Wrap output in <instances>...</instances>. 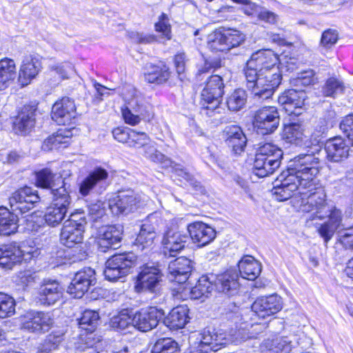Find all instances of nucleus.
Returning <instances> with one entry per match:
<instances>
[{
    "label": "nucleus",
    "instance_id": "61",
    "mask_svg": "<svg viewBox=\"0 0 353 353\" xmlns=\"http://www.w3.org/2000/svg\"><path fill=\"white\" fill-rule=\"evenodd\" d=\"M132 129L129 128H117L112 130L114 138L119 142L128 145L130 139Z\"/></svg>",
    "mask_w": 353,
    "mask_h": 353
},
{
    "label": "nucleus",
    "instance_id": "11",
    "mask_svg": "<svg viewBox=\"0 0 353 353\" xmlns=\"http://www.w3.org/2000/svg\"><path fill=\"white\" fill-rule=\"evenodd\" d=\"M135 257L133 254H119L110 257L105 263L104 276L110 281H115L130 273V269L135 265Z\"/></svg>",
    "mask_w": 353,
    "mask_h": 353
},
{
    "label": "nucleus",
    "instance_id": "3",
    "mask_svg": "<svg viewBox=\"0 0 353 353\" xmlns=\"http://www.w3.org/2000/svg\"><path fill=\"white\" fill-rule=\"evenodd\" d=\"M250 337V336L245 331L239 332L238 334H232L221 330H204L200 333L192 335L190 340L192 348L198 353H210L216 352L230 343H241Z\"/></svg>",
    "mask_w": 353,
    "mask_h": 353
},
{
    "label": "nucleus",
    "instance_id": "55",
    "mask_svg": "<svg viewBox=\"0 0 353 353\" xmlns=\"http://www.w3.org/2000/svg\"><path fill=\"white\" fill-rule=\"evenodd\" d=\"M226 40V44L228 47V51L243 43L245 39L243 33L237 30H229L223 31Z\"/></svg>",
    "mask_w": 353,
    "mask_h": 353
},
{
    "label": "nucleus",
    "instance_id": "46",
    "mask_svg": "<svg viewBox=\"0 0 353 353\" xmlns=\"http://www.w3.org/2000/svg\"><path fill=\"white\" fill-rule=\"evenodd\" d=\"M225 37L224 32L220 30L211 32L207 38L208 48L212 52L228 51Z\"/></svg>",
    "mask_w": 353,
    "mask_h": 353
},
{
    "label": "nucleus",
    "instance_id": "26",
    "mask_svg": "<svg viewBox=\"0 0 353 353\" xmlns=\"http://www.w3.org/2000/svg\"><path fill=\"white\" fill-rule=\"evenodd\" d=\"M188 232L192 242L199 247H203L216 237V230L210 225L201 221L190 223L187 227Z\"/></svg>",
    "mask_w": 353,
    "mask_h": 353
},
{
    "label": "nucleus",
    "instance_id": "44",
    "mask_svg": "<svg viewBox=\"0 0 353 353\" xmlns=\"http://www.w3.org/2000/svg\"><path fill=\"white\" fill-rule=\"evenodd\" d=\"M283 137L287 142L301 145L306 137L302 126L299 123H293L285 125Z\"/></svg>",
    "mask_w": 353,
    "mask_h": 353
},
{
    "label": "nucleus",
    "instance_id": "38",
    "mask_svg": "<svg viewBox=\"0 0 353 353\" xmlns=\"http://www.w3.org/2000/svg\"><path fill=\"white\" fill-rule=\"evenodd\" d=\"M21 261V251L15 244L5 245L0 248V267L12 269L14 265Z\"/></svg>",
    "mask_w": 353,
    "mask_h": 353
},
{
    "label": "nucleus",
    "instance_id": "36",
    "mask_svg": "<svg viewBox=\"0 0 353 353\" xmlns=\"http://www.w3.org/2000/svg\"><path fill=\"white\" fill-rule=\"evenodd\" d=\"M291 341L288 337L276 336L266 339L261 343V353H289L292 350Z\"/></svg>",
    "mask_w": 353,
    "mask_h": 353
},
{
    "label": "nucleus",
    "instance_id": "2",
    "mask_svg": "<svg viewBox=\"0 0 353 353\" xmlns=\"http://www.w3.org/2000/svg\"><path fill=\"white\" fill-rule=\"evenodd\" d=\"M326 194L324 190H319L316 194L310 198V201L301 203V211L312 212L319 219L328 218V221L318 229L321 236L327 243L333 236L342 220L341 212L335 206L326 201Z\"/></svg>",
    "mask_w": 353,
    "mask_h": 353
},
{
    "label": "nucleus",
    "instance_id": "5",
    "mask_svg": "<svg viewBox=\"0 0 353 353\" xmlns=\"http://www.w3.org/2000/svg\"><path fill=\"white\" fill-rule=\"evenodd\" d=\"M282 150L276 145L267 143L261 145L255 155L254 172L259 177L272 174L279 166Z\"/></svg>",
    "mask_w": 353,
    "mask_h": 353
},
{
    "label": "nucleus",
    "instance_id": "18",
    "mask_svg": "<svg viewBox=\"0 0 353 353\" xmlns=\"http://www.w3.org/2000/svg\"><path fill=\"white\" fill-rule=\"evenodd\" d=\"M164 312L156 307L143 308L132 316V327L141 332H148L155 327Z\"/></svg>",
    "mask_w": 353,
    "mask_h": 353
},
{
    "label": "nucleus",
    "instance_id": "30",
    "mask_svg": "<svg viewBox=\"0 0 353 353\" xmlns=\"http://www.w3.org/2000/svg\"><path fill=\"white\" fill-rule=\"evenodd\" d=\"M123 227L121 225H108L101 228L98 243L102 252L106 249H116L122 239Z\"/></svg>",
    "mask_w": 353,
    "mask_h": 353
},
{
    "label": "nucleus",
    "instance_id": "28",
    "mask_svg": "<svg viewBox=\"0 0 353 353\" xmlns=\"http://www.w3.org/2000/svg\"><path fill=\"white\" fill-rule=\"evenodd\" d=\"M123 100L126 105L121 109L122 117L125 123L130 125H138L141 121L140 117L132 112V110L139 105L138 92L136 89L132 86H128L122 92Z\"/></svg>",
    "mask_w": 353,
    "mask_h": 353
},
{
    "label": "nucleus",
    "instance_id": "47",
    "mask_svg": "<svg viewBox=\"0 0 353 353\" xmlns=\"http://www.w3.org/2000/svg\"><path fill=\"white\" fill-rule=\"evenodd\" d=\"M99 320V315L97 311L86 310L82 313L79 319V327L82 330L93 332L98 325Z\"/></svg>",
    "mask_w": 353,
    "mask_h": 353
},
{
    "label": "nucleus",
    "instance_id": "40",
    "mask_svg": "<svg viewBox=\"0 0 353 353\" xmlns=\"http://www.w3.org/2000/svg\"><path fill=\"white\" fill-rule=\"evenodd\" d=\"M239 270L243 279L253 281L260 274L261 265L254 257L246 256L239 261Z\"/></svg>",
    "mask_w": 353,
    "mask_h": 353
},
{
    "label": "nucleus",
    "instance_id": "6",
    "mask_svg": "<svg viewBox=\"0 0 353 353\" xmlns=\"http://www.w3.org/2000/svg\"><path fill=\"white\" fill-rule=\"evenodd\" d=\"M70 204L69 192L62 181L61 186L52 190V203L46 208L44 214L46 223L50 226L59 225L65 218Z\"/></svg>",
    "mask_w": 353,
    "mask_h": 353
},
{
    "label": "nucleus",
    "instance_id": "33",
    "mask_svg": "<svg viewBox=\"0 0 353 353\" xmlns=\"http://www.w3.org/2000/svg\"><path fill=\"white\" fill-rule=\"evenodd\" d=\"M188 240L186 234L179 230H170L164 234L162 244L164 253H169L170 256H174L182 250Z\"/></svg>",
    "mask_w": 353,
    "mask_h": 353
},
{
    "label": "nucleus",
    "instance_id": "21",
    "mask_svg": "<svg viewBox=\"0 0 353 353\" xmlns=\"http://www.w3.org/2000/svg\"><path fill=\"white\" fill-rule=\"evenodd\" d=\"M76 116V105L74 100L69 97H63L57 101L52 108V119L58 125L70 124Z\"/></svg>",
    "mask_w": 353,
    "mask_h": 353
},
{
    "label": "nucleus",
    "instance_id": "24",
    "mask_svg": "<svg viewBox=\"0 0 353 353\" xmlns=\"http://www.w3.org/2000/svg\"><path fill=\"white\" fill-rule=\"evenodd\" d=\"M252 312L249 308H240L234 307V309L226 314V317L229 321L234 323L236 326L235 330L232 329L230 334H238L239 332L248 333L251 339L253 337L252 333L248 331L249 327H252L254 323L252 321Z\"/></svg>",
    "mask_w": 353,
    "mask_h": 353
},
{
    "label": "nucleus",
    "instance_id": "35",
    "mask_svg": "<svg viewBox=\"0 0 353 353\" xmlns=\"http://www.w3.org/2000/svg\"><path fill=\"white\" fill-rule=\"evenodd\" d=\"M213 276V290L215 288L218 292L230 294L239 287V276L236 270H229L223 274Z\"/></svg>",
    "mask_w": 353,
    "mask_h": 353
},
{
    "label": "nucleus",
    "instance_id": "51",
    "mask_svg": "<svg viewBox=\"0 0 353 353\" xmlns=\"http://www.w3.org/2000/svg\"><path fill=\"white\" fill-rule=\"evenodd\" d=\"M151 353H179L178 344L169 338L160 339L153 346Z\"/></svg>",
    "mask_w": 353,
    "mask_h": 353
},
{
    "label": "nucleus",
    "instance_id": "32",
    "mask_svg": "<svg viewBox=\"0 0 353 353\" xmlns=\"http://www.w3.org/2000/svg\"><path fill=\"white\" fill-rule=\"evenodd\" d=\"M192 268V262L190 259L183 256L177 258L170 262L168 276L172 282L185 283L189 278Z\"/></svg>",
    "mask_w": 353,
    "mask_h": 353
},
{
    "label": "nucleus",
    "instance_id": "45",
    "mask_svg": "<svg viewBox=\"0 0 353 353\" xmlns=\"http://www.w3.org/2000/svg\"><path fill=\"white\" fill-rule=\"evenodd\" d=\"M154 238L155 232L153 227L149 224H143L135 239L134 245L141 250H143L152 245Z\"/></svg>",
    "mask_w": 353,
    "mask_h": 353
},
{
    "label": "nucleus",
    "instance_id": "49",
    "mask_svg": "<svg viewBox=\"0 0 353 353\" xmlns=\"http://www.w3.org/2000/svg\"><path fill=\"white\" fill-rule=\"evenodd\" d=\"M16 302L10 295L0 292V319H6L15 314Z\"/></svg>",
    "mask_w": 353,
    "mask_h": 353
},
{
    "label": "nucleus",
    "instance_id": "37",
    "mask_svg": "<svg viewBox=\"0 0 353 353\" xmlns=\"http://www.w3.org/2000/svg\"><path fill=\"white\" fill-rule=\"evenodd\" d=\"M143 74L148 83L159 85L168 81L170 72L165 65L148 64L145 67Z\"/></svg>",
    "mask_w": 353,
    "mask_h": 353
},
{
    "label": "nucleus",
    "instance_id": "31",
    "mask_svg": "<svg viewBox=\"0 0 353 353\" xmlns=\"http://www.w3.org/2000/svg\"><path fill=\"white\" fill-rule=\"evenodd\" d=\"M325 150L328 161L338 163L347 159L350 147L343 138L335 137L327 140Z\"/></svg>",
    "mask_w": 353,
    "mask_h": 353
},
{
    "label": "nucleus",
    "instance_id": "8",
    "mask_svg": "<svg viewBox=\"0 0 353 353\" xmlns=\"http://www.w3.org/2000/svg\"><path fill=\"white\" fill-rule=\"evenodd\" d=\"M146 197L128 190L120 192L117 196L110 199L108 206L115 215L128 214L145 205Z\"/></svg>",
    "mask_w": 353,
    "mask_h": 353
},
{
    "label": "nucleus",
    "instance_id": "57",
    "mask_svg": "<svg viewBox=\"0 0 353 353\" xmlns=\"http://www.w3.org/2000/svg\"><path fill=\"white\" fill-rule=\"evenodd\" d=\"M157 32H161L168 40L171 39V26L168 16L162 13L159 18V21L155 23Z\"/></svg>",
    "mask_w": 353,
    "mask_h": 353
},
{
    "label": "nucleus",
    "instance_id": "10",
    "mask_svg": "<svg viewBox=\"0 0 353 353\" xmlns=\"http://www.w3.org/2000/svg\"><path fill=\"white\" fill-rule=\"evenodd\" d=\"M299 184L296 181V177L292 176L287 170L283 172L276 181V185L272 190V194L279 201H283L289 199L295 194L293 200L296 203L299 210L301 211V196L299 193Z\"/></svg>",
    "mask_w": 353,
    "mask_h": 353
},
{
    "label": "nucleus",
    "instance_id": "23",
    "mask_svg": "<svg viewBox=\"0 0 353 353\" xmlns=\"http://www.w3.org/2000/svg\"><path fill=\"white\" fill-rule=\"evenodd\" d=\"M306 94L303 90L290 89L279 97L278 102L286 113L297 116L301 114Z\"/></svg>",
    "mask_w": 353,
    "mask_h": 353
},
{
    "label": "nucleus",
    "instance_id": "9",
    "mask_svg": "<svg viewBox=\"0 0 353 353\" xmlns=\"http://www.w3.org/2000/svg\"><path fill=\"white\" fill-rule=\"evenodd\" d=\"M279 57L271 50H259L251 56L245 69V79L253 80L257 74L273 67H279Z\"/></svg>",
    "mask_w": 353,
    "mask_h": 353
},
{
    "label": "nucleus",
    "instance_id": "4",
    "mask_svg": "<svg viewBox=\"0 0 353 353\" xmlns=\"http://www.w3.org/2000/svg\"><path fill=\"white\" fill-rule=\"evenodd\" d=\"M282 74L280 67L257 72L256 77L246 79V85L256 99H267L272 97L281 82Z\"/></svg>",
    "mask_w": 353,
    "mask_h": 353
},
{
    "label": "nucleus",
    "instance_id": "60",
    "mask_svg": "<svg viewBox=\"0 0 353 353\" xmlns=\"http://www.w3.org/2000/svg\"><path fill=\"white\" fill-rule=\"evenodd\" d=\"M338 40V33L336 30H327L321 36V45L325 48H332Z\"/></svg>",
    "mask_w": 353,
    "mask_h": 353
},
{
    "label": "nucleus",
    "instance_id": "17",
    "mask_svg": "<svg viewBox=\"0 0 353 353\" xmlns=\"http://www.w3.org/2000/svg\"><path fill=\"white\" fill-rule=\"evenodd\" d=\"M39 199L36 190L25 187L13 192L9 199V203L13 211L24 214L32 209Z\"/></svg>",
    "mask_w": 353,
    "mask_h": 353
},
{
    "label": "nucleus",
    "instance_id": "15",
    "mask_svg": "<svg viewBox=\"0 0 353 353\" xmlns=\"http://www.w3.org/2000/svg\"><path fill=\"white\" fill-rule=\"evenodd\" d=\"M280 123L279 114L274 106H265L258 110L253 125L259 134H268L274 132Z\"/></svg>",
    "mask_w": 353,
    "mask_h": 353
},
{
    "label": "nucleus",
    "instance_id": "56",
    "mask_svg": "<svg viewBox=\"0 0 353 353\" xmlns=\"http://www.w3.org/2000/svg\"><path fill=\"white\" fill-rule=\"evenodd\" d=\"M132 316H130L127 312H121L117 316L111 319V325L115 329L123 330L129 326H132Z\"/></svg>",
    "mask_w": 353,
    "mask_h": 353
},
{
    "label": "nucleus",
    "instance_id": "25",
    "mask_svg": "<svg viewBox=\"0 0 353 353\" xmlns=\"http://www.w3.org/2000/svg\"><path fill=\"white\" fill-rule=\"evenodd\" d=\"M42 69L41 59L35 56L25 57L19 67L18 72V82L22 87L31 83Z\"/></svg>",
    "mask_w": 353,
    "mask_h": 353
},
{
    "label": "nucleus",
    "instance_id": "14",
    "mask_svg": "<svg viewBox=\"0 0 353 353\" xmlns=\"http://www.w3.org/2000/svg\"><path fill=\"white\" fill-rule=\"evenodd\" d=\"M21 329L30 332H45L51 327L53 320L49 313L30 310L19 317Z\"/></svg>",
    "mask_w": 353,
    "mask_h": 353
},
{
    "label": "nucleus",
    "instance_id": "20",
    "mask_svg": "<svg viewBox=\"0 0 353 353\" xmlns=\"http://www.w3.org/2000/svg\"><path fill=\"white\" fill-rule=\"evenodd\" d=\"M150 139L149 136L144 132H138L132 129L130 139L128 141V147L133 148H144V155L150 160L161 163L165 156L157 151L156 148L150 144Z\"/></svg>",
    "mask_w": 353,
    "mask_h": 353
},
{
    "label": "nucleus",
    "instance_id": "29",
    "mask_svg": "<svg viewBox=\"0 0 353 353\" xmlns=\"http://www.w3.org/2000/svg\"><path fill=\"white\" fill-rule=\"evenodd\" d=\"M108 176V173L105 170L100 168L94 169L79 183V194L85 196L92 191L101 190Z\"/></svg>",
    "mask_w": 353,
    "mask_h": 353
},
{
    "label": "nucleus",
    "instance_id": "19",
    "mask_svg": "<svg viewBox=\"0 0 353 353\" xmlns=\"http://www.w3.org/2000/svg\"><path fill=\"white\" fill-rule=\"evenodd\" d=\"M95 272L90 268L77 272L68 288V292L74 298H81L95 283Z\"/></svg>",
    "mask_w": 353,
    "mask_h": 353
},
{
    "label": "nucleus",
    "instance_id": "39",
    "mask_svg": "<svg viewBox=\"0 0 353 353\" xmlns=\"http://www.w3.org/2000/svg\"><path fill=\"white\" fill-rule=\"evenodd\" d=\"M189 310L186 305H179L173 308L166 317L165 323L171 330L184 327L188 322Z\"/></svg>",
    "mask_w": 353,
    "mask_h": 353
},
{
    "label": "nucleus",
    "instance_id": "42",
    "mask_svg": "<svg viewBox=\"0 0 353 353\" xmlns=\"http://www.w3.org/2000/svg\"><path fill=\"white\" fill-rule=\"evenodd\" d=\"M18 228V219L6 208H0V234L10 235Z\"/></svg>",
    "mask_w": 353,
    "mask_h": 353
},
{
    "label": "nucleus",
    "instance_id": "12",
    "mask_svg": "<svg viewBox=\"0 0 353 353\" xmlns=\"http://www.w3.org/2000/svg\"><path fill=\"white\" fill-rule=\"evenodd\" d=\"M85 220L78 219L77 214H71L64 222L60 234L61 242L68 248H73L83 242Z\"/></svg>",
    "mask_w": 353,
    "mask_h": 353
},
{
    "label": "nucleus",
    "instance_id": "53",
    "mask_svg": "<svg viewBox=\"0 0 353 353\" xmlns=\"http://www.w3.org/2000/svg\"><path fill=\"white\" fill-rule=\"evenodd\" d=\"M62 341L60 335L49 334L38 346V353H50L56 350Z\"/></svg>",
    "mask_w": 353,
    "mask_h": 353
},
{
    "label": "nucleus",
    "instance_id": "64",
    "mask_svg": "<svg viewBox=\"0 0 353 353\" xmlns=\"http://www.w3.org/2000/svg\"><path fill=\"white\" fill-rule=\"evenodd\" d=\"M340 242L347 248L353 250V226L341 232Z\"/></svg>",
    "mask_w": 353,
    "mask_h": 353
},
{
    "label": "nucleus",
    "instance_id": "1",
    "mask_svg": "<svg viewBox=\"0 0 353 353\" xmlns=\"http://www.w3.org/2000/svg\"><path fill=\"white\" fill-rule=\"evenodd\" d=\"M320 169V159L314 154H301L290 161L287 171L296 177L299 184L301 203L310 201V198L319 190H323L318 186L316 180Z\"/></svg>",
    "mask_w": 353,
    "mask_h": 353
},
{
    "label": "nucleus",
    "instance_id": "22",
    "mask_svg": "<svg viewBox=\"0 0 353 353\" xmlns=\"http://www.w3.org/2000/svg\"><path fill=\"white\" fill-rule=\"evenodd\" d=\"M161 278L162 274L157 267L144 265L137 276L135 288L138 291L148 290L155 292L159 288Z\"/></svg>",
    "mask_w": 353,
    "mask_h": 353
},
{
    "label": "nucleus",
    "instance_id": "41",
    "mask_svg": "<svg viewBox=\"0 0 353 353\" xmlns=\"http://www.w3.org/2000/svg\"><path fill=\"white\" fill-rule=\"evenodd\" d=\"M16 77V65L13 59L4 58L0 60V90L8 88Z\"/></svg>",
    "mask_w": 353,
    "mask_h": 353
},
{
    "label": "nucleus",
    "instance_id": "16",
    "mask_svg": "<svg viewBox=\"0 0 353 353\" xmlns=\"http://www.w3.org/2000/svg\"><path fill=\"white\" fill-rule=\"evenodd\" d=\"M283 306L281 296L277 294L258 297L252 305V315L259 319H268L280 312Z\"/></svg>",
    "mask_w": 353,
    "mask_h": 353
},
{
    "label": "nucleus",
    "instance_id": "58",
    "mask_svg": "<svg viewBox=\"0 0 353 353\" xmlns=\"http://www.w3.org/2000/svg\"><path fill=\"white\" fill-rule=\"evenodd\" d=\"M340 129L353 145V114H349L342 119Z\"/></svg>",
    "mask_w": 353,
    "mask_h": 353
},
{
    "label": "nucleus",
    "instance_id": "50",
    "mask_svg": "<svg viewBox=\"0 0 353 353\" xmlns=\"http://www.w3.org/2000/svg\"><path fill=\"white\" fill-rule=\"evenodd\" d=\"M55 174L48 168H44L36 173V184L43 188H50L52 191L54 188V179Z\"/></svg>",
    "mask_w": 353,
    "mask_h": 353
},
{
    "label": "nucleus",
    "instance_id": "13",
    "mask_svg": "<svg viewBox=\"0 0 353 353\" xmlns=\"http://www.w3.org/2000/svg\"><path fill=\"white\" fill-rule=\"evenodd\" d=\"M213 274L201 276L196 285L193 288L181 285L175 294L176 299L186 300L188 299L201 300L203 301L213 290Z\"/></svg>",
    "mask_w": 353,
    "mask_h": 353
},
{
    "label": "nucleus",
    "instance_id": "59",
    "mask_svg": "<svg viewBox=\"0 0 353 353\" xmlns=\"http://www.w3.org/2000/svg\"><path fill=\"white\" fill-rule=\"evenodd\" d=\"M223 136L226 143H234L235 138L244 139V134L240 127L237 125L227 126L223 131Z\"/></svg>",
    "mask_w": 353,
    "mask_h": 353
},
{
    "label": "nucleus",
    "instance_id": "54",
    "mask_svg": "<svg viewBox=\"0 0 353 353\" xmlns=\"http://www.w3.org/2000/svg\"><path fill=\"white\" fill-rule=\"evenodd\" d=\"M344 86L339 79L331 77L328 79L323 87V93L326 97H335L339 93H341Z\"/></svg>",
    "mask_w": 353,
    "mask_h": 353
},
{
    "label": "nucleus",
    "instance_id": "27",
    "mask_svg": "<svg viewBox=\"0 0 353 353\" xmlns=\"http://www.w3.org/2000/svg\"><path fill=\"white\" fill-rule=\"evenodd\" d=\"M63 288L56 280H44L38 289L37 300L41 305H51L63 295Z\"/></svg>",
    "mask_w": 353,
    "mask_h": 353
},
{
    "label": "nucleus",
    "instance_id": "62",
    "mask_svg": "<svg viewBox=\"0 0 353 353\" xmlns=\"http://www.w3.org/2000/svg\"><path fill=\"white\" fill-rule=\"evenodd\" d=\"M297 59L294 57H288L284 54L279 57L280 70L285 68L286 71L292 72L297 68Z\"/></svg>",
    "mask_w": 353,
    "mask_h": 353
},
{
    "label": "nucleus",
    "instance_id": "7",
    "mask_svg": "<svg viewBox=\"0 0 353 353\" xmlns=\"http://www.w3.org/2000/svg\"><path fill=\"white\" fill-rule=\"evenodd\" d=\"M224 84L219 75H212L210 77L201 92L202 105L207 110L206 114L212 117L221 114L223 110L220 107V99L224 91Z\"/></svg>",
    "mask_w": 353,
    "mask_h": 353
},
{
    "label": "nucleus",
    "instance_id": "48",
    "mask_svg": "<svg viewBox=\"0 0 353 353\" xmlns=\"http://www.w3.org/2000/svg\"><path fill=\"white\" fill-rule=\"evenodd\" d=\"M247 102V94L244 90L236 89L227 99V105L231 111L241 110Z\"/></svg>",
    "mask_w": 353,
    "mask_h": 353
},
{
    "label": "nucleus",
    "instance_id": "43",
    "mask_svg": "<svg viewBox=\"0 0 353 353\" xmlns=\"http://www.w3.org/2000/svg\"><path fill=\"white\" fill-rule=\"evenodd\" d=\"M71 133L70 131L59 130L57 134L49 137L43 143L42 148L48 151L66 148L69 145Z\"/></svg>",
    "mask_w": 353,
    "mask_h": 353
},
{
    "label": "nucleus",
    "instance_id": "63",
    "mask_svg": "<svg viewBox=\"0 0 353 353\" xmlns=\"http://www.w3.org/2000/svg\"><path fill=\"white\" fill-rule=\"evenodd\" d=\"M256 21L274 24L278 21V16L268 9L261 7Z\"/></svg>",
    "mask_w": 353,
    "mask_h": 353
},
{
    "label": "nucleus",
    "instance_id": "52",
    "mask_svg": "<svg viewBox=\"0 0 353 353\" xmlns=\"http://www.w3.org/2000/svg\"><path fill=\"white\" fill-rule=\"evenodd\" d=\"M314 73L313 70H307L299 73L295 78H292L290 84L296 88V90H302V87H306L315 82Z\"/></svg>",
    "mask_w": 353,
    "mask_h": 353
},
{
    "label": "nucleus",
    "instance_id": "34",
    "mask_svg": "<svg viewBox=\"0 0 353 353\" xmlns=\"http://www.w3.org/2000/svg\"><path fill=\"white\" fill-rule=\"evenodd\" d=\"M34 105H25L13 123V130L17 134L25 135L33 128L35 122Z\"/></svg>",
    "mask_w": 353,
    "mask_h": 353
}]
</instances>
